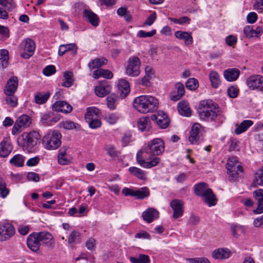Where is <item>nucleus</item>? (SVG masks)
I'll list each match as a JSON object with an SVG mask.
<instances>
[{
    "mask_svg": "<svg viewBox=\"0 0 263 263\" xmlns=\"http://www.w3.org/2000/svg\"><path fill=\"white\" fill-rule=\"evenodd\" d=\"M141 62L139 58L136 56L129 58L125 67L126 74L132 77H137L139 75Z\"/></svg>",
    "mask_w": 263,
    "mask_h": 263,
    "instance_id": "nucleus-7",
    "label": "nucleus"
},
{
    "mask_svg": "<svg viewBox=\"0 0 263 263\" xmlns=\"http://www.w3.org/2000/svg\"><path fill=\"white\" fill-rule=\"evenodd\" d=\"M202 130L201 125L199 123L193 125L190 131L189 140L192 144H196L199 142L200 134Z\"/></svg>",
    "mask_w": 263,
    "mask_h": 263,
    "instance_id": "nucleus-16",
    "label": "nucleus"
},
{
    "mask_svg": "<svg viewBox=\"0 0 263 263\" xmlns=\"http://www.w3.org/2000/svg\"><path fill=\"white\" fill-rule=\"evenodd\" d=\"M80 233L77 231H72L69 235L68 239V242L69 244H72L73 242H74L77 238L80 236Z\"/></svg>",
    "mask_w": 263,
    "mask_h": 263,
    "instance_id": "nucleus-57",
    "label": "nucleus"
},
{
    "mask_svg": "<svg viewBox=\"0 0 263 263\" xmlns=\"http://www.w3.org/2000/svg\"><path fill=\"white\" fill-rule=\"evenodd\" d=\"M118 91L121 99L125 98L130 91L129 84L124 79H121L119 81Z\"/></svg>",
    "mask_w": 263,
    "mask_h": 263,
    "instance_id": "nucleus-25",
    "label": "nucleus"
},
{
    "mask_svg": "<svg viewBox=\"0 0 263 263\" xmlns=\"http://www.w3.org/2000/svg\"><path fill=\"white\" fill-rule=\"evenodd\" d=\"M53 110L64 113H69L72 111L71 106L65 101H57L52 105Z\"/></svg>",
    "mask_w": 263,
    "mask_h": 263,
    "instance_id": "nucleus-22",
    "label": "nucleus"
},
{
    "mask_svg": "<svg viewBox=\"0 0 263 263\" xmlns=\"http://www.w3.org/2000/svg\"><path fill=\"white\" fill-rule=\"evenodd\" d=\"M184 92L185 89L184 85L180 82H178L175 85L174 90L170 93V99L172 101H177L182 97Z\"/></svg>",
    "mask_w": 263,
    "mask_h": 263,
    "instance_id": "nucleus-18",
    "label": "nucleus"
},
{
    "mask_svg": "<svg viewBox=\"0 0 263 263\" xmlns=\"http://www.w3.org/2000/svg\"><path fill=\"white\" fill-rule=\"evenodd\" d=\"M110 91V86L106 83H103L95 88V93L99 97H104L109 93Z\"/></svg>",
    "mask_w": 263,
    "mask_h": 263,
    "instance_id": "nucleus-31",
    "label": "nucleus"
},
{
    "mask_svg": "<svg viewBox=\"0 0 263 263\" xmlns=\"http://www.w3.org/2000/svg\"><path fill=\"white\" fill-rule=\"evenodd\" d=\"M18 86V79L15 76L10 77L8 80L4 88L5 95H13Z\"/></svg>",
    "mask_w": 263,
    "mask_h": 263,
    "instance_id": "nucleus-19",
    "label": "nucleus"
},
{
    "mask_svg": "<svg viewBox=\"0 0 263 263\" xmlns=\"http://www.w3.org/2000/svg\"><path fill=\"white\" fill-rule=\"evenodd\" d=\"M165 148L164 142L161 138H155L148 141L143 149L139 151L137 154L136 160L138 163L146 168H150L157 165L160 162V158L149 157L146 158L145 154L153 156H159L163 154Z\"/></svg>",
    "mask_w": 263,
    "mask_h": 263,
    "instance_id": "nucleus-1",
    "label": "nucleus"
},
{
    "mask_svg": "<svg viewBox=\"0 0 263 263\" xmlns=\"http://www.w3.org/2000/svg\"><path fill=\"white\" fill-rule=\"evenodd\" d=\"M199 221L200 218L198 216L192 214L189 218L188 224L192 226L196 225Z\"/></svg>",
    "mask_w": 263,
    "mask_h": 263,
    "instance_id": "nucleus-63",
    "label": "nucleus"
},
{
    "mask_svg": "<svg viewBox=\"0 0 263 263\" xmlns=\"http://www.w3.org/2000/svg\"><path fill=\"white\" fill-rule=\"evenodd\" d=\"M105 119L109 124H114L117 122L118 117L116 114L110 113L105 115Z\"/></svg>",
    "mask_w": 263,
    "mask_h": 263,
    "instance_id": "nucleus-52",
    "label": "nucleus"
},
{
    "mask_svg": "<svg viewBox=\"0 0 263 263\" xmlns=\"http://www.w3.org/2000/svg\"><path fill=\"white\" fill-rule=\"evenodd\" d=\"M66 52L71 51V54L73 55L77 54V47L75 44H64Z\"/></svg>",
    "mask_w": 263,
    "mask_h": 263,
    "instance_id": "nucleus-62",
    "label": "nucleus"
},
{
    "mask_svg": "<svg viewBox=\"0 0 263 263\" xmlns=\"http://www.w3.org/2000/svg\"><path fill=\"white\" fill-rule=\"evenodd\" d=\"M9 193V190L7 188L5 182L0 178V196L5 198Z\"/></svg>",
    "mask_w": 263,
    "mask_h": 263,
    "instance_id": "nucleus-48",
    "label": "nucleus"
},
{
    "mask_svg": "<svg viewBox=\"0 0 263 263\" xmlns=\"http://www.w3.org/2000/svg\"><path fill=\"white\" fill-rule=\"evenodd\" d=\"M73 73L71 71H66L64 73V81L62 83V86L65 87H70L73 84Z\"/></svg>",
    "mask_w": 263,
    "mask_h": 263,
    "instance_id": "nucleus-39",
    "label": "nucleus"
},
{
    "mask_svg": "<svg viewBox=\"0 0 263 263\" xmlns=\"http://www.w3.org/2000/svg\"><path fill=\"white\" fill-rule=\"evenodd\" d=\"M254 183L259 185L263 184V166L258 170L254 174Z\"/></svg>",
    "mask_w": 263,
    "mask_h": 263,
    "instance_id": "nucleus-45",
    "label": "nucleus"
},
{
    "mask_svg": "<svg viewBox=\"0 0 263 263\" xmlns=\"http://www.w3.org/2000/svg\"><path fill=\"white\" fill-rule=\"evenodd\" d=\"M159 105L158 99L152 96L142 95L136 97L133 101V107L142 114L153 112L156 111Z\"/></svg>",
    "mask_w": 263,
    "mask_h": 263,
    "instance_id": "nucleus-3",
    "label": "nucleus"
},
{
    "mask_svg": "<svg viewBox=\"0 0 263 263\" xmlns=\"http://www.w3.org/2000/svg\"><path fill=\"white\" fill-rule=\"evenodd\" d=\"M107 62L106 59L102 58V59H95V60H92L88 64V67L90 69H95L97 68H99L100 67L102 66L103 65L106 64Z\"/></svg>",
    "mask_w": 263,
    "mask_h": 263,
    "instance_id": "nucleus-38",
    "label": "nucleus"
},
{
    "mask_svg": "<svg viewBox=\"0 0 263 263\" xmlns=\"http://www.w3.org/2000/svg\"><path fill=\"white\" fill-rule=\"evenodd\" d=\"M128 171L132 175L140 180L145 179V172L138 167L135 166L130 167L128 168Z\"/></svg>",
    "mask_w": 263,
    "mask_h": 263,
    "instance_id": "nucleus-35",
    "label": "nucleus"
},
{
    "mask_svg": "<svg viewBox=\"0 0 263 263\" xmlns=\"http://www.w3.org/2000/svg\"><path fill=\"white\" fill-rule=\"evenodd\" d=\"M130 260L132 263H150L149 256L145 254H140L138 257H131Z\"/></svg>",
    "mask_w": 263,
    "mask_h": 263,
    "instance_id": "nucleus-42",
    "label": "nucleus"
},
{
    "mask_svg": "<svg viewBox=\"0 0 263 263\" xmlns=\"http://www.w3.org/2000/svg\"><path fill=\"white\" fill-rule=\"evenodd\" d=\"M175 36L179 40H184L186 45L192 44L193 39L190 33L186 31H177L175 33Z\"/></svg>",
    "mask_w": 263,
    "mask_h": 263,
    "instance_id": "nucleus-29",
    "label": "nucleus"
},
{
    "mask_svg": "<svg viewBox=\"0 0 263 263\" xmlns=\"http://www.w3.org/2000/svg\"><path fill=\"white\" fill-rule=\"evenodd\" d=\"M231 251L228 248H220L214 250L212 254V257L215 259H226L230 257Z\"/></svg>",
    "mask_w": 263,
    "mask_h": 263,
    "instance_id": "nucleus-20",
    "label": "nucleus"
},
{
    "mask_svg": "<svg viewBox=\"0 0 263 263\" xmlns=\"http://www.w3.org/2000/svg\"><path fill=\"white\" fill-rule=\"evenodd\" d=\"M16 123L22 128H25L30 125L31 119L29 116L23 115L16 120Z\"/></svg>",
    "mask_w": 263,
    "mask_h": 263,
    "instance_id": "nucleus-37",
    "label": "nucleus"
},
{
    "mask_svg": "<svg viewBox=\"0 0 263 263\" xmlns=\"http://www.w3.org/2000/svg\"><path fill=\"white\" fill-rule=\"evenodd\" d=\"M209 78L212 86L215 88H217L220 84L219 74L216 71H212L209 74Z\"/></svg>",
    "mask_w": 263,
    "mask_h": 263,
    "instance_id": "nucleus-36",
    "label": "nucleus"
},
{
    "mask_svg": "<svg viewBox=\"0 0 263 263\" xmlns=\"http://www.w3.org/2000/svg\"><path fill=\"white\" fill-rule=\"evenodd\" d=\"M106 151L107 154L112 158L117 157L119 154V152L116 149L115 146L111 145H107Z\"/></svg>",
    "mask_w": 263,
    "mask_h": 263,
    "instance_id": "nucleus-51",
    "label": "nucleus"
},
{
    "mask_svg": "<svg viewBox=\"0 0 263 263\" xmlns=\"http://www.w3.org/2000/svg\"><path fill=\"white\" fill-rule=\"evenodd\" d=\"M253 124L252 121L246 120L243 121L239 125L237 124V127L234 130L236 135H239L246 132Z\"/></svg>",
    "mask_w": 263,
    "mask_h": 263,
    "instance_id": "nucleus-32",
    "label": "nucleus"
},
{
    "mask_svg": "<svg viewBox=\"0 0 263 263\" xmlns=\"http://www.w3.org/2000/svg\"><path fill=\"white\" fill-rule=\"evenodd\" d=\"M6 101L7 104L11 107H15L17 104V99L13 95H6Z\"/></svg>",
    "mask_w": 263,
    "mask_h": 263,
    "instance_id": "nucleus-49",
    "label": "nucleus"
},
{
    "mask_svg": "<svg viewBox=\"0 0 263 263\" xmlns=\"http://www.w3.org/2000/svg\"><path fill=\"white\" fill-rule=\"evenodd\" d=\"M230 144L229 146V151H238L239 150V141L236 139H232L230 140Z\"/></svg>",
    "mask_w": 263,
    "mask_h": 263,
    "instance_id": "nucleus-61",
    "label": "nucleus"
},
{
    "mask_svg": "<svg viewBox=\"0 0 263 263\" xmlns=\"http://www.w3.org/2000/svg\"><path fill=\"white\" fill-rule=\"evenodd\" d=\"M195 194L204 198V201L210 206L216 204L217 199L212 190L208 187V184L204 182H200L194 186Z\"/></svg>",
    "mask_w": 263,
    "mask_h": 263,
    "instance_id": "nucleus-4",
    "label": "nucleus"
},
{
    "mask_svg": "<svg viewBox=\"0 0 263 263\" xmlns=\"http://www.w3.org/2000/svg\"><path fill=\"white\" fill-rule=\"evenodd\" d=\"M41 241L48 249L51 250L55 247V241L52 235L47 231L39 232Z\"/></svg>",
    "mask_w": 263,
    "mask_h": 263,
    "instance_id": "nucleus-14",
    "label": "nucleus"
},
{
    "mask_svg": "<svg viewBox=\"0 0 263 263\" xmlns=\"http://www.w3.org/2000/svg\"><path fill=\"white\" fill-rule=\"evenodd\" d=\"M137 126L142 132L149 131L151 128V120L148 117L140 118L138 121Z\"/></svg>",
    "mask_w": 263,
    "mask_h": 263,
    "instance_id": "nucleus-27",
    "label": "nucleus"
},
{
    "mask_svg": "<svg viewBox=\"0 0 263 263\" xmlns=\"http://www.w3.org/2000/svg\"><path fill=\"white\" fill-rule=\"evenodd\" d=\"M83 16L85 20L89 22L94 27L99 25V18L98 15L91 10L85 9L83 11Z\"/></svg>",
    "mask_w": 263,
    "mask_h": 263,
    "instance_id": "nucleus-23",
    "label": "nucleus"
},
{
    "mask_svg": "<svg viewBox=\"0 0 263 263\" xmlns=\"http://www.w3.org/2000/svg\"><path fill=\"white\" fill-rule=\"evenodd\" d=\"M170 206L173 210V217L177 219L181 217L184 213V203L179 199H173L170 203Z\"/></svg>",
    "mask_w": 263,
    "mask_h": 263,
    "instance_id": "nucleus-15",
    "label": "nucleus"
},
{
    "mask_svg": "<svg viewBox=\"0 0 263 263\" xmlns=\"http://www.w3.org/2000/svg\"><path fill=\"white\" fill-rule=\"evenodd\" d=\"M0 5L8 10H10L15 7V4L13 0H0Z\"/></svg>",
    "mask_w": 263,
    "mask_h": 263,
    "instance_id": "nucleus-50",
    "label": "nucleus"
},
{
    "mask_svg": "<svg viewBox=\"0 0 263 263\" xmlns=\"http://www.w3.org/2000/svg\"><path fill=\"white\" fill-rule=\"evenodd\" d=\"M178 110L180 115L190 117L191 115V110L189 104L185 101H181L178 104Z\"/></svg>",
    "mask_w": 263,
    "mask_h": 263,
    "instance_id": "nucleus-30",
    "label": "nucleus"
},
{
    "mask_svg": "<svg viewBox=\"0 0 263 263\" xmlns=\"http://www.w3.org/2000/svg\"><path fill=\"white\" fill-rule=\"evenodd\" d=\"M248 86L252 90L263 91V76L260 74H253L247 79Z\"/></svg>",
    "mask_w": 263,
    "mask_h": 263,
    "instance_id": "nucleus-11",
    "label": "nucleus"
},
{
    "mask_svg": "<svg viewBox=\"0 0 263 263\" xmlns=\"http://www.w3.org/2000/svg\"><path fill=\"white\" fill-rule=\"evenodd\" d=\"M185 86L187 89L190 90H194L198 88L199 84L197 79L190 78L186 82Z\"/></svg>",
    "mask_w": 263,
    "mask_h": 263,
    "instance_id": "nucleus-46",
    "label": "nucleus"
},
{
    "mask_svg": "<svg viewBox=\"0 0 263 263\" xmlns=\"http://www.w3.org/2000/svg\"><path fill=\"white\" fill-rule=\"evenodd\" d=\"M61 134L57 130L49 132L43 137V144L47 149H55L61 144Z\"/></svg>",
    "mask_w": 263,
    "mask_h": 263,
    "instance_id": "nucleus-6",
    "label": "nucleus"
},
{
    "mask_svg": "<svg viewBox=\"0 0 263 263\" xmlns=\"http://www.w3.org/2000/svg\"><path fill=\"white\" fill-rule=\"evenodd\" d=\"M15 229L13 226L9 223L0 225V241H6L13 236Z\"/></svg>",
    "mask_w": 263,
    "mask_h": 263,
    "instance_id": "nucleus-13",
    "label": "nucleus"
},
{
    "mask_svg": "<svg viewBox=\"0 0 263 263\" xmlns=\"http://www.w3.org/2000/svg\"><path fill=\"white\" fill-rule=\"evenodd\" d=\"M40 138L39 134L35 131L30 133H24L17 140L18 144L23 147V149L30 153L32 148L37 144Z\"/></svg>",
    "mask_w": 263,
    "mask_h": 263,
    "instance_id": "nucleus-5",
    "label": "nucleus"
},
{
    "mask_svg": "<svg viewBox=\"0 0 263 263\" xmlns=\"http://www.w3.org/2000/svg\"><path fill=\"white\" fill-rule=\"evenodd\" d=\"M60 119L59 115L53 111H49L41 116V121L45 125L50 126L57 123Z\"/></svg>",
    "mask_w": 263,
    "mask_h": 263,
    "instance_id": "nucleus-17",
    "label": "nucleus"
},
{
    "mask_svg": "<svg viewBox=\"0 0 263 263\" xmlns=\"http://www.w3.org/2000/svg\"><path fill=\"white\" fill-rule=\"evenodd\" d=\"M100 115V110L99 109L95 107H88L87 108V112L85 115V119L86 120L90 119L93 118L94 115L98 117Z\"/></svg>",
    "mask_w": 263,
    "mask_h": 263,
    "instance_id": "nucleus-43",
    "label": "nucleus"
},
{
    "mask_svg": "<svg viewBox=\"0 0 263 263\" xmlns=\"http://www.w3.org/2000/svg\"><path fill=\"white\" fill-rule=\"evenodd\" d=\"M156 33V31L155 29L152 30L149 32H145L143 30H140L137 33V36L139 37H152Z\"/></svg>",
    "mask_w": 263,
    "mask_h": 263,
    "instance_id": "nucleus-53",
    "label": "nucleus"
},
{
    "mask_svg": "<svg viewBox=\"0 0 263 263\" xmlns=\"http://www.w3.org/2000/svg\"><path fill=\"white\" fill-rule=\"evenodd\" d=\"M152 118V119L154 118L156 120L157 124L161 128H165L169 125L170 120L166 115H164V116L160 115H158L157 116L153 115Z\"/></svg>",
    "mask_w": 263,
    "mask_h": 263,
    "instance_id": "nucleus-33",
    "label": "nucleus"
},
{
    "mask_svg": "<svg viewBox=\"0 0 263 263\" xmlns=\"http://www.w3.org/2000/svg\"><path fill=\"white\" fill-rule=\"evenodd\" d=\"M35 48V43L32 40L30 39H25L21 42L18 47L20 56L25 59H29L33 54Z\"/></svg>",
    "mask_w": 263,
    "mask_h": 263,
    "instance_id": "nucleus-8",
    "label": "nucleus"
},
{
    "mask_svg": "<svg viewBox=\"0 0 263 263\" xmlns=\"http://www.w3.org/2000/svg\"><path fill=\"white\" fill-rule=\"evenodd\" d=\"M132 135L129 132L125 133L121 139V143L123 146H126L131 141Z\"/></svg>",
    "mask_w": 263,
    "mask_h": 263,
    "instance_id": "nucleus-54",
    "label": "nucleus"
},
{
    "mask_svg": "<svg viewBox=\"0 0 263 263\" xmlns=\"http://www.w3.org/2000/svg\"><path fill=\"white\" fill-rule=\"evenodd\" d=\"M55 72V67L54 65H48L43 70V73L46 76H50Z\"/></svg>",
    "mask_w": 263,
    "mask_h": 263,
    "instance_id": "nucleus-56",
    "label": "nucleus"
},
{
    "mask_svg": "<svg viewBox=\"0 0 263 263\" xmlns=\"http://www.w3.org/2000/svg\"><path fill=\"white\" fill-rule=\"evenodd\" d=\"M240 74V71L236 68H229L224 70L223 76L228 81L232 82L236 80Z\"/></svg>",
    "mask_w": 263,
    "mask_h": 263,
    "instance_id": "nucleus-26",
    "label": "nucleus"
},
{
    "mask_svg": "<svg viewBox=\"0 0 263 263\" xmlns=\"http://www.w3.org/2000/svg\"><path fill=\"white\" fill-rule=\"evenodd\" d=\"M41 239L39 233H32L30 234L27 239V247L33 252L40 254V247L41 246Z\"/></svg>",
    "mask_w": 263,
    "mask_h": 263,
    "instance_id": "nucleus-12",
    "label": "nucleus"
},
{
    "mask_svg": "<svg viewBox=\"0 0 263 263\" xmlns=\"http://www.w3.org/2000/svg\"><path fill=\"white\" fill-rule=\"evenodd\" d=\"M228 174L232 177H235L238 172H242V167L238 162L236 157L232 156L229 158L226 164Z\"/></svg>",
    "mask_w": 263,
    "mask_h": 263,
    "instance_id": "nucleus-10",
    "label": "nucleus"
},
{
    "mask_svg": "<svg viewBox=\"0 0 263 263\" xmlns=\"http://www.w3.org/2000/svg\"><path fill=\"white\" fill-rule=\"evenodd\" d=\"M117 98V97L114 94H111L106 98L107 105L110 109L114 110L116 108L115 102Z\"/></svg>",
    "mask_w": 263,
    "mask_h": 263,
    "instance_id": "nucleus-47",
    "label": "nucleus"
},
{
    "mask_svg": "<svg viewBox=\"0 0 263 263\" xmlns=\"http://www.w3.org/2000/svg\"><path fill=\"white\" fill-rule=\"evenodd\" d=\"M237 38L233 35H229L226 38V43L229 46H233L237 43Z\"/></svg>",
    "mask_w": 263,
    "mask_h": 263,
    "instance_id": "nucleus-58",
    "label": "nucleus"
},
{
    "mask_svg": "<svg viewBox=\"0 0 263 263\" xmlns=\"http://www.w3.org/2000/svg\"><path fill=\"white\" fill-rule=\"evenodd\" d=\"M257 19V15L255 12H250L247 16V20L249 23H254Z\"/></svg>",
    "mask_w": 263,
    "mask_h": 263,
    "instance_id": "nucleus-64",
    "label": "nucleus"
},
{
    "mask_svg": "<svg viewBox=\"0 0 263 263\" xmlns=\"http://www.w3.org/2000/svg\"><path fill=\"white\" fill-rule=\"evenodd\" d=\"M200 118L204 120L222 122L224 116L217 104L211 100H203L199 105Z\"/></svg>",
    "mask_w": 263,
    "mask_h": 263,
    "instance_id": "nucleus-2",
    "label": "nucleus"
},
{
    "mask_svg": "<svg viewBox=\"0 0 263 263\" xmlns=\"http://www.w3.org/2000/svg\"><path fill=\"white\" fill-rule=\"evenodd\" d=\"M253 196L257 202V207L253 211L254 213L256 214L263 213V190L259 189L254 191Z\"/></svg>",
    "mask_w": 263,
    "mask_h": 263,
    "instance_id": "nucleus-21",
    "label": "nucleus"
},
{
    "mask_svg": "<svg viewBox=\"0 0 263 263\" xmlns=\"http://www.w3.org/2000/svg\"><path fill=\"white\" fill-rule=\"evenodd\" d=\"M89 120H90V121L89 122V126L91 128L94 129L98 128L101 125V121L98 119L91 118Z\"/></svg>",
    "mask_w": 263,
    "mask_h": 263,
    "instance_id": "nucleus-60",
    "label": "nucleus"
},
{
    "mask_svg": "<svg viewBox=\"0 0 263 263\" xmlns=\"http://www.w3.org/2000/svg\"><path fill=\"white\" fill-rule=\"evenodd\" d=\"M13 146L11 144L5 140L0 143V157H6L11 152Z\"/></svg>",
    "mask_w": 263,
    "mask_h": 263,
    "instance_id": "nucleus-28",
    "label": "nucleus"
},
{
    "mask_svg": "<svg viewBox=\"0 0 263 263\" xmlns=\"http://www.w3.org/2000/svg\"><path fill=\"white\" fill-rule=\"evenodd\" d=\"M59 126L67 130H71L73 129H77L80 127L78 124L74 123L70 120H66L64 121L61 122L59 124Z\"/></svg>",
    "mask_w": 263,
    "mask_h": 263,
    "instance_id": "nucleus-40",
    "label": "nucleus"
},
{
    "mask_svg": "<svg viewBox=\"0 0 263 263\" xmlns=\"http://www.w3.org/2000/svg\"><path fill=\"white\" fill-rule=\"evenodd\" d=\"M0 64L3 68L6 67L9 60V52L7 50L2 49L1 50Z\"/></svg>",
    "mask_w": 263,
    "mask_h": 263,
    "instance_id": "nucleus-44",
    "label": "nucleus"
},
{
    "mask_svg": "<svg viewBox=\"0 0 263 263\" xmlns=\"http://www.w3.org/2000/svg\"><path fill=\"white\" fill-rule=\"evenodd\" d=\"M190 263H210L209 260L204 257H197L194 258H187Z\"/></svg>",
    "mask_w": 263,
    "mask_h": 263,
    "instance_id": "nucleus-59",
    "label": "nucleus"
},
{
    "mask_svg": "<svg viewBox=\"0 0 263 263\" xmlns=\"http://www.w3.org/2000/svg\"><path fill=\"white\" fill-rule=\"evenodd\" d=\"M142 216L144 221L149 223L154 220L158 218L159 212L154 208H148L143 212Z\"/></svg>",
    "mask_w": 263,
    "mask_h": 263,
    "instance_id": "nucleus-24",
    "label": "nucleus"
},
{
    "mask_svg": "<svg viewBox=\"0 0 263 263\" xmlns=\"http://www.w3.org/2000/svg\"><path fill=\"white\" fill-rule=\"evenodd\" d=\"M24 157L20 154H17L14 156L10 160V163L15 166H22L24 162Z\"/></svg>",
    "mask_w": 263,
    "mask_h": 263,
    "instance_id": "nucleus-41",
    "label": "nucleus"
},
{
    "mask_svg": "<svg viewBox=\"0 0 263 263\" xmlns=\"http://www.w3.org/2000/svg\"><path fill=\"white\" fill-rule=\"evenodd\" d=\"M50 96L49 92L44 93L39 92L34 96L35 102L37 104H43L45 103L48 100Z\"/></svg>",
    "mask_w": 263,
    "mask_h": 263,
    "instance_id": "nucleus-34",
    "label": "nucleus"
},
{
    "mask_svg": "<svg viewBox=\"0 0 263 263\" xmlns=\"http://www.w3.org/2000/svg\"><path fill=\"white\" fill-rule=\"evenodd\" d=\"M122 193L126 196L136 197L138 199H143L149 195V191L147 187H143L137 190L125 187L122 190Z\"/></svg>",
    "mask_w": 263,
    "mask_h": 263,
    "instance_id": "nucleus-9",
    "label": "nucleus"
},
{
    "mask_svg": "<svg viewBox=\"0 0 263 263\" xmlns=\"http://www.w3.org/2000/svg\"><path fill=\"white\" fill-rule=\"evenodd\" d=\"M254 30L251 26H247L243 29V32L247 37H254Z\"/></svg>",
    "mask_w": 263,
    "mask_h": 263,
    "instance_id": "nucleus-55",
    "label": "nucleus"
}]
</instances>
